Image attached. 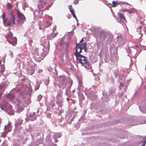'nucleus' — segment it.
Listing matches in <instances>:
<instances>
[{
	"instance_id": "obj_35",
	"label": "nucleus",
	"mask_w": 146,
	"mask_h": 146,
	"mask_svg": "<svg viewBox=\"0 0 146 146\" xmlns=\"http://www.w3.org/2000/svg\"><path fill=\"white\" fill-rule=\"evenodd\" d=\"M8 14L10 15V17H12V15H14L13 14L12 11H10L8 12Z\"/></svg>"
},
{
	"instance_id": "obj_27",
	"label": "nucleus",
	"mask_w": 146,
	"mask_h": 146,
	"mask_svg": "<svg viewBox=\"0 0 146 146\" xmlns=\"http://www.w3.org/2000/svg\"><path fill=\"white\" fill-rule=\"evenodd\" d=\"M0 67L1 69V70L0 71V72H3L5 70L4 65H1Z\"/></svg>"
},
{
	"instance_id": "obj_46",
	"label": "nucleus",
	"mask_w": 146,
	"mask_h": 146,
	"mask_svg": "<svg viewBox=\"0 0 146 146\" xmlns=\"http://www.w3.org/2000/svg\"><path fill=\"white\" fill-rule=\"evenodd\" d=\"M70 12H71V13H72V14H73V13H74V11L73 10V9H71V10H70Z\"/></svg>"
},
{
	"instance_id": "obj_14",
	"label": "nucleus",
	"mask_w": 146,
	"mask_h": 146,
	"mask_svg": "<svg viewBox=\"0 0 146 146\" xmlns=\"http://www.w3.org/2000/svg\"><path fill=\"white\" fill-rule=\"evenodd\" d=\"M59 80L60 82L62 85L66 84L65 77L63 76H60L59 78Z\"/></svg>"
},
{
	"instance_id": "obj_36",
	"label": "nucleus",
	"mask_w": 146,
	"mask_h": 146,
	"mask_svg": "<svg viewBox=\"0 0 146 146\" xmlns=\"http://www.w3.org/2000/svg\"><path fill=\"white\" fill-rule=\"evenodd\" d=\"M79 0H74V4L76 5L78 3Z\"/></svg>"
},
{
	"instance_id": "obj_3",
	"label": "nucleus",
	"mask_w": 146,
	"mask_h": 146,
	"mask_svg": "<svg viewBox=\"0 0 146 146\" xmlns=\"http://www.w3.org/2000/svg\"><path fill=\"white\" fill-rule=\"evenodd\" d=\"M49 43L48 42H47V48L44 47L42 48V50L40 51V50H38L37 48H36L35 50V58H38L39 56V53H40L41 57L44 58L45 57L47 54L48 53L49 51Z\"/></svg>"
},
{
	"instance_id": "obj_20",
	"label": "nucleus",
	"mask_w": 146,
	"mask_h": 146,
	"mask_svg": "<svg viewBox=\"0 0 146 146\" xmlns=\"http://www.w3.org/2000/svg\"><path fill=\"white\" fill-rule=\"evenodd\" d=\"M45 3V1L44 0H39L38 5V8L39 9L40 7H42L43 5H44Z\"/></svg>"
},
{
	"instance_id": "obj_54",
	"label": "nucleus",
	"mask_w": 146,
	"mask_h": 146,
	"mask_svg": "<svg viewBox=\"0 0 146 146\" xmlns=\"http://www.w3.org/2000/svg\"><path fill=\"white\" fill-rule=\"evenodd\" d=\"M99 80V78L98 77H97V78H95V80Z\"/></svg>"
},
{
	"instance_id": "obj_2",
	"label": "nucleus",
	"mask_w": 146,
	"mask_h": 146,
	"mask_svg": "<svg viewBox=\"0 0 146 146\" xmlns=\"http://www.w3.org/2000/svg\"><path fill=\"white\" fill-rule=\"evenodd\" d=\"M0 108L5 111L10 115H14L15 111L12 109V106L5 100H3V106L0 105Z\"/></svg>"
},
{
	"instance_id": "obj_38",
	"label": "nucleus",
	"mask_w": 146,
	"mask_h": 146,
	"mask_svg": "<svg viewBox=\"0 0 146 146\" xmlns=\"http://www.w3.org/2000/svg\"><path fill=\"white\" fill-rule=\"evenodd\" d=\"M56 25H55L54 26V27L52 29V31L53 32H54L56 30Z\"/></svg>"
},
{
	"instance_id": "obj_21",
	"label": "nucleus",
	"mask_w": 146,
	"mask_h": 146,
	"mask_svg": "<svg viewBox=\"0 0 146 146\" xmlns=\"http://www.w3.org/2000/svg\"><path fill=\"white\" fill-rule=\"evenodd\" d=\"M58 34V33H56L54 34L52 33L51 34L50 37L47 36V38L48 39H51L54 38Z\"/></svg>"
},
{
	"instance_id": "obj_37",
	"label": "nucleus",
	"mask_w": 146,
	"mask_h": 146,
	"mask_svg": "<svg viewBox=\"0 0 146 146\" xmlns=\"http://www.w3.org/2000/svg\"><path fill=\"white\" fill-rule=\"evenodd\" d=\"M126 51L128 53H130L131 52V50L129 48H127L126 49Z\"/></svg>"
},
{
	"instance_id": "obj_57",
	"label": "nucleus",
	"mask_w": 146,
	"mask_h": 146,
	"mask_svg": "<svg viewBox=\"0 0 146 146\" xmlns=\"http://www.w3.org/2000/svg\"><path fill=\"white\" fill-rule=\"evenodd\" d=\"M93 88L94 89H95V88H97V86H93Z\"/></svg>"
},
{
	"instance_id": "obj_30",
	"label": "nucleus",
	"mask_w": 146,
	"mask_h": 146,
	"mask_svg": "<svg viewBox=\"0 0 146 146\" xmlns=\"http://www.w3.org/2000/svg\"><path fill=\"white\" fill-rule=\"evenodd\" d=\"M140 94V93L139 91H137L134 94V96L135 97H136L139 96Z\"/></svg>"
},
{
	"instance_id": "obj_63",
	"label": "nucleus",
	"mask_w": 146,
	"mask_h": 146,
	"mask_svg": "<svg viewBox=\"0 0 146 146\" xmlns=\"http://www.w3.org/2000/svg\"><path fill=\"white\" fill-rule=\"evenodd\" d=\"M75 19H76V20L78 22V20L77 17L76 18H75Z\"/></svg>"
},
{
	"instance_id": "obj_55",
	"label": "nucleus",
	"mask_w": 146,
	"mask_h": 146,
	"mask_svg": "<svg viewBox=\"0 0 146 146\" xmlns=\"http://www.w3.org/2000/svg\"><path fill=\"white\" fill-rule=\"evenodd\" d=\"M13 146H19V145L17 144H14L13 145Z\"/></svg>"
},
{
	"instance_id": "obj_19",
	"label": "nucleus",
	"mask_w": 146,
	"mask_h": 146,
	"mask_svg": "<svg viewBox=\"0 0 146 146\" xmlns=\"http://www.w3.org/2000/svg\"><path fill=\"white\" fill-rule=\"evenodd\" d=\"M35 71V69L33 67H30L27 70V72L28 74L31 75L33 74Z\"/></svg>"
},
{
	"instance_id": "obj_18",
	"label": "nucleus",
	"mask_w": 146,
	"mask_h": 146,
	"mask_svg": "<svg viewBox=\"0 0 146 146\" xmlns=\"http://www.w3.org/2000/svg\"><path fill=\"white\" fill-rule=\"evenodd\" d=\"M22 104L21 103H19L17 104V106H18V108L17 110V112H20L22 111L23 110L24 106H23L21 107H20Z\"/></svg>"
},
{
	"instance_id": "obj_64",
	"label": "nucleus",
	"mask_w": 146,
	"mask_h": 146,
	"mask_svg": "<svg viewBox=\"0 0 146 146\" xmlns=\"http://www.w3.org/2000/svg\"><path fill=\"white\" fill-rule=\"evenodd\" d=\"M54 146H57V145L56 144H54Z\"/></svg>"
},
{
	"instance_id": "obj_26",
	"label": "nucleus",
	"mask_w": 146,
	"mask_h": 146,
	"mask_svg": "<svg viewBox=\"0 0 146 146\" xmlns=\"http://www.w3.org/2000/svg\"><path fill=\"white\" fill-rule=\"evenodd\" d=\"M141 27H140L139 28H138L137 30V31L139 32V34L141 35L139 37V38L141 37L143 35V34L141 33Z\"/></svg>"
},
{
	"instance_id": "obj_43",
	"label": "nucleus",
	"mask_w": 146,
	"mask_h": 146,
	"mask_svg": "<svg viewBox=\"0 0 146 146\" xmlns=\"http://www.w3.org/2000/svg\"><path fill=\"white\" fill-rule=\"evenodd\" d=\"M63 112V110H60L59 112L58 115H60Z\"/></svg>"
},
{
	"instance_id": "obj_49",
	"label": "nucleus",
	"mask_w": 146,
	"mask_h": 146,
	"mask_svg": "<svg viewBox=\"0 0 146 146\" xmlns=\"http://www.w3.org/2000/svg\"><path fill=\"white\" fill-rule=\"evenodd\" d=\"M146 143V142H145V141H143V143L142 145L141 146H145V144Z\"/></svg>"
},
{
	"instance_id": "obj_17",
	"label": "nucleus",
	"mask_w": 146,
	"mask_h": 146,
	"mask_svg": "<svg viewBox=\"0 0 146 146\" xmlns=\"http://www.w3.org/2000/svg\"><path fill=\"white\" fill-rule=\"evenodd\" d=\"M36 119V116L35 115V113L33 112L31 114L29 117V119L31 121H33Z\"/></svg>"
},
{
	"instance_id": "obj_48",
	"label": "nucleus",
	"mask_w": 146,
	"mask_h": 146,
	"mask_svg": "<svg viewBox=\"0 0 146 146\" xmlns=\"http://www.w3.org/2000/svg\"><path fill=\"white\" fill-rule=\"evenodd\" d=\"M51 115V114L50 113H48L47 114V117H49Z\"/></svg>"
},
{
	"instance_id": "obj_34",
	"label": "nucleus",
	"mask_w": 146,
	"mask_h": 146,
	"mask_svg": "<svg viewBox=\"0 0 146 146\" xmlns=\"http://www.w3.org/2000/svg\"><path fill=\"white\" fill-rule=\"evenodd\" d=\"M65 39V38L64 37H62L60 39L61 42L60 43V46H62V41H63Z\"/></svg>"
},
{
	"instance_id": "obj_51",
	"label": "nucleus",
	"mask_w": 146,
	"mask_h": 146,
	"mask_svg": "<svg viewBox=\"0 0 146 146\" xmlns=\"http://www.w3.org/2000/svg\"><path fill=\"white\" fill-rule=\"evenodd\" d=\"M73 16V17L74 18H76V17L75 15V14H74V13H73V14H72Z\"/></svg>"
},
{
	"instance_id": "obj_53",
	"label": "nucleus",
	"mask_w": 146,
	"mask_h": 146,
	"mask_svg": "<svg viewBox=\"0 0 146 146\" xmlns=\"http://www.w3.org/2000/svg\"><path fill=\"white\" fill-rule=\"evenodd\" d=\"M42 71V70L41 69H39L38 71V73H41Z\"/></svg>"
},
{
	"instance_id": "obj_15",
	"label": "nucleus",
	"mask_w": 146,
	"mask_h": 146,
	"mask_svg": "<svg viewBox=\"0 0 146 146\" xmlns=\"http://www.w3.org/2000/svg\"><path fill=\"white\" fill-rule=\"evenodd\" d=\"M11 122H9L8 123L7 125L5 126L4 130L7 131L8 132L10 131L11 129Z\"/></svg>"
},
{
	"instance_id": "obj_8",
	"label": "nucleus",
	"mask_w": 146,
	"mask_h": 146,
	"mask_svg": "<svg viewBox=\"0 0 146 146\" xmlns=\"http://www.w3.org/2000/svg\"><path fill=\"white\" fill-rule=\"evenodd\" d=\"M56 98L57 100L56 101L57 104L59 106L61 107L62 106V96L61 92L58 93L56 97Z\"/></svg>"
},
{
	"instance_id": "obj_52",
	"label": "nucleus",
	"mask_w": 146,
	"mask_h": 146,
	"mask_svg": "<svg viewBox=\"0 0 146 146\" xmlns=\"http://www.w3.org/2000/svg\"><path fill=\"white\" fill-rule=\"evenodd\" d=\"M42 23V22L41 21H39L38 23V25L39 26H40V25Z\"/></svg>"
},
{
	"instance_id": "obj_60",
	"label": "nucleus",
	"mask_w": 146,
	"mask_h": 146,
	"mask_svg": "<svg viewBox=\"0 0 146 146\" xmlns=\"http://www.w3.org/2000/svg\"><path fill=\"white\" fill-rule=\"evenodd\" d=\"M39 29H40V30H41L42 29V28H41V26H39Z\"/></svg>"
},
{
	"instance_id": "obj_44",
	"label": "nucleus",
	"mask_w": 146,
	"mask_h": 146,
	"mask_svg": "<svg viewBox=\"0 0 146 146\" xmlns=\"http://www.w3.org/2000/svg\"><path fill=\"white\" fill-rule=\"evenodd\" d=\"M42 14V11H39L38 13L39 16H40V15L41 16Z\"/></svg>"
},
{
	"instance_id": "obj_7",
	"label": "nucleus",
	"mask_w": 146,
	"mask_h": 146,
	"mask_svg": "<svg viewBox=\"0 0 146 146\" xmlns=\"http://www.w3.org/2000/svg\"><path fill=\"white\" fill-rule=\"evenodd\" d=\"M117 38V41L120 45H123L126 42L127 39L125 37H123L121 36H118Z\"/></svg>"
},
{
	"instance_id": "obj_40",
	"label": "nucleus",
	"mask_w": 146,
	"mask_h": 146,
	"mask_svg": "<svg viewBox=\"0 0 146 146\" xmlns=\"http://www.w3.org/2000/svg\"><path fill=\"white\" fill-rule=\"evenodd\" d=\"M39 87V85L38 84H37L35 87V90H37Z\"/></svg>"
},
{
	"instance_id": "obj_11",
	"label": "nucleus",
	"mask_w": 146,
	"mask_h": 146,
	"mask_svg": "<svg viewBox=\"0 0 146 146\" xmlns=\"http://www.w3.org/2000/svg\"><path fill=\"white\" fill-rule=\"evenodd\" d=\"M107 33L104 30H102L100 34V39L101 40H104L106 39Z\"/></svg>"
},
{
	"instance_id": "obj_12",
	"label": "nucleus",
	"mask_w": 146,
	"mask_h": 146,
	"mask_svg": "<svg viewBox=\"0 0 146 146\" xmlns=\"http://www.w3.org/2000/svg\"><path fill=\"white\" fill-rule=\"evenodd\" d=\"M7 98L13 102H14L15 99V95L13 94H8L7 96Z\"/></svg>"
},
{
	"instance_id": "obj_1",
	"label": "nucleus",
	"mask_w": 146,
	"mask_h": 146,
	"mask_svg": "<svg viewBox=\"0 0 146 146\" xmlns=\"http://www.w3.org/2000/svg\"><path fill=\"white\" fill-rule=\"evenodd\" d=\"M82 49L76 47L74 54L77 60L82 66H84L86 69H90L92 68L91 66L86 57L80 54Z\"/></svg>"
},
{
	"instance_id": "obj_33",
	"label": "nucleus",
	"mask_w": 146,
	"mask_h": 146,
	"mask_svg": "<svg viewBox=\"0 0 146 146\" xmlns=\"http://www.w3.org/2000/svg\"><path fill=\"white\" fill-rule=\"evenodd\" d=\"M42 98V96L41 95H39L37 97V100L38 101H40Z\"/></svg>"
},
{
	"instance_id": "obj_58",
	"label": "nucleus",
	"mask_w": 146,
	"mask_h": 146,
	"mask_svg": "<svg viewBox=\"0 0 146 146\" xmlns=\"http://www.w3.org/2000/svg\"><path fill=\"white\" fill-rule=\"evenodd\" d=\"M54 139V141L55 142H57L58 140V139Z\"/></svg>"
},
{
	"instance_id": "obj_22",
	"label": "nucleus",
	"mask_w": 146,
	"mask_h": 146,
	"mask_svg": "<svg viewBox=\"0 0 146 146\" xmlns=\"http://www.w3.org/2000/svg\"><path fill=\"white\" fill-rule=\"evenodd\" d=\"M8 132L7 131H5L4 130V132L2 133L1 135V137H2L4 138H5L7 135V134L8 133Z\"/></svg>"
},
{
	"instance_id": "obj_41",
	"label": "nucleus",
	"mask_w": 146,
	"mask_h": 146,
	"mask_svg": "<svg viewBox=\"0 0 146 146\" xmlns=\"http://www.w3.org/2000/svg\"><path fill=\"white\" fill-rule=\"evenodd\" d=\"M46 83L45 84L47 86L49 83V80L48 79H47L46 80Z\"/></svg>"
},
{
	"instance_id": "obj_61",
	"label": "nucleus",
	"mask_w": 146,
	"mask_h": 146,
	"mask_svg": "<svg viewBox=\"0 0 146 146\" xmlns=\"http://www.w3.org/2000/svg\"><path fill=\"white\" fill-rule=\"evenodd\" d=\"M143 88L144 89H146V86H144L143 87Z\"/></svg>"
},
{
	"instance_id": "obj_47",
	"label": "nucleus",
	"mask_w": 146,
	"mask_h": 146,
	"mask_svg": "<svg viewBox=\"0 0 146 146\" xmlns=\"http://www.w3.org/2000/svg\"><path fill=\"white\" fill-rule=\"evenodd\" d=\"M68 7H69V9H70V10L73 9L71 5L69 6Z\"/></svg>"
},
{
	"instance_id": "obj_59",
	"label": "nucleus",
	"mask_w": 146,
	"mask_h": 146,
	"mask_svg": "<svg viewBox=\"0 0 146 146\" xmlns=\"http://www.w3.org/2000/svg\"><path fill=\"white\" fill-rule=\"evenodd\" d=\"M114 73V74H115V77H117V75L116 74H115V73Z\"/></svg>"
},
{
	"instance_id": "obj_16",
	"label": "nucleus",
	"mask_w": 146,
	"mask_h": 146,
	"mask_svg": "<svg viewBox=\"0 0 146 146\" xmlns=\"http://www.w3.org/2000/svg\"><path fill=\"white\" fill-rule=\"evenodd\" d=\"M78 89L79 92H80V90L82 89L83 87L82 86V83L81 79L80 78H78Z\"/></svg>"
},
{
	"instance_id": "obj_62",
	"label": "nucleus",
	"mask_w": 146,
	"mask_h": 146,
	"mask_svg": "<svg viewBox=\"0 0 146 146\" xmlns=\"http://www.w3.org/2000/svg\"><path fill=\"white\" fill-rule=\"evenodd\" d=\"M36 12H37L36 11V12H35L33 14H34V15H35V14H36Z\"/></svg>"
},
{
	"instance_id": "obj_10",
	"label": "nucleus",
	"mask_w": 146,
	"mask_h": 146,
	"mask_svg": "<svg viewBox=\"0 0 146 146\" xmlns=\"http://www.w3.org/2000/svg\"><path fill=\"white\" fill-rule=\"evenodd\" d=\"M6 83V82L5 83L0 84V98L1 97L2 92L4 91L5 88L7 86Z\"/></svg>"
},
{
	"instance_id": "obj_50",
	"label": "nucleus",
	"mask_w": 146,
	"mask_h": 146,
	"mask_svg": "<svg viewBox=\"0 0 146 146\" xmlns=\"http://www.w3.org/2000/svg\"><path fill=\"white\" fill-rule=\"evenodd\" d=\"M84 41L83 38H82L80 41L79 43H81Z\"/></svg>"
},
{
	"instance_id": "obj_6",
	"label": "nucleus",
	"mask_w": 146,
	"mask_h": 146,
	"mask_svg": "<svg viewBox=\"0 0 146 146\" xmlns=\"http://www.w3.org/2000/svg\"><path fill=\"white\" fill-rule=\"evenodd\" d=\"M17 14L18 17V22L20 24L22 25L25 21V17L24 15L21 13L19 10L17 11Z\"/></svg>"
},
{
	"instance_id": "obj_29",
	"label": "nucleus",
	"mask_w": 146,
	"mask_h": 146,
	"mask_svg": "<svg viewBox=\"0 0 146 146\" xmlns=\"http://www.w3.org/2000/svg\"><path fill=\"white\" fill-rule=\"evenodd\" d=\"M8 144L7 143V141L5 140L1 145V146H8Z\"/></svg>"
},
{
	"instance_id": "obj_31",
	"label": "nucleus",
	"mask_w": 146,
	"mask_h": 146,
	"mask_svg": "<svg viewBox=\"0 0 146 146\" xmlns=\"http://www.w3.org/2000/svg\"><path fill=\"white\" fill-rule=\"evenodd\" d=\"M78 96L80 98V99L81 100H82L84 99V97L83 96V95L79 94H78Z\"/></svg>"
},
{
	"instance_id": "obj_56",
	"label": "nucleus",
	"mask_w": 146,
	"mask_h": 146,
	"mask_svg": "<svg viewBox=\"0 0 146 146\" xmlns=\"http://www.w3.org/2000/svg\"><path fill=\"white\" fill-rule=\"evenodd\" d=\"M140 110L142 111V112H143L144 113H145L146 112V111H143L142 110H141V109L140 108Z\"/></svg>"
},
{
	"instance_id": "obj_25",
	"label": "nucleus",
	"mask_w": 146,
	"mask_h": 146,
	"mask_svg": "<svg viewBox=\"0 0 146 146\" xmlns=\"http://www.w3.org/2000/svg\"><path fill=\"white\" fill-rule=\"evenodd\" d=\"M7 8L8 9H11L12 7V5L9 3L7 2Z\"/></svg>"
},
{
	"instance_id": "obj_24",
	"label": "nucleus",
	"mask_w": 146,
	"mask_h": 146,
	"mask_svg": "<svg viewBox=\"0 0 146 146\" xmlns=\"http://www.w3.org/2000/svg\"><path fill=\"white\" fill-rule=\"evenodd\" d=\"M61 137V135L60 133H56L53 136L54 139H56L57 138H59Z\"/></svg>"
},
{
	"instance_id": "obj_23",
	"label": "nucleus",
	"mask_w": 146,
	"mask_h": 146,
	"mask_svg": "<svg viewBox=\"0 0 146 146\" xmlns=\"http://www.w3.org/2000/svg\"><path fill=\"white\" fill-rule=\"evenodd\" d=\"M120 84L119 86V89L121 90V89L123 87L124 90L125 91L126 90V88L127 87V86H125V87H123V84L121 82L120 83Z\"/></svg>"
},
{
	"instance_id": "obj_32",
	"label": "nucleus",
	"mask_w": 146,
	"mask_h": 146,
	"mask_svg": "<svg viewBox=\"0 0 146 146\" xmlns=\"http://www.w3.org/2000/svg\"><path fill=\"white\" fill-rule=\"evenodd\" d=\"M52 23L50 22H49L48 21H46V25L47 27L50 26L51 25Z\"/></svg>"
},
{
	"instance_id": "obj_45",
	"label": "nucleus",
	"mask_w": 146,
	"mask_h": 146,
	"mask_svg": "<svg viewBox=\"0 0 146 146\" xmlns=\"http://www.w3.org/2000/svg\"><path fill=\"white\" fill-rule=\"evenodd\" d=\"M122 4H124V5H130L128 3H127V2H122Z\"/></svg>"
},
{
	"instance_id": "obj_5",
	"label": "nucleus",
	"mask_w": 146,
	"mask_h": 146,
	"mask_svg": "<svg viewBox=\"0 0 146 146\" xmlns=\"http://www.w3.org/2000/svg\"><path fill=\"white\" fill-rule=\"evenodd\" d=\"M10 19L9 20L7 21V19H3V23L4 25L5 26H9L12 24L13 25L15 24V16L14 15H12V17H10Z\"/></svg>"
},
{
	"instance_id": "obj_9",
	"label": "nucleus",
	"mask_w": 146,
	"mask_h": 146,
	"mask_svg": "<svg viewBox=\"0 0 146 146\" xmlns=\"http://www.w3.org/2000/svg\"><path fill=\"white\" fill-rule=\"evenodd\" d=\"M76 47H77V48L84 49L85 51L87 49L86 43V42L82 44V43H78L76 42Z\"/></svg>"
},
{
	"instance_id": "obj_4",
	"label": "nucleus",
	"mask_w": 146,
	"mask_h": 146,
	"mask_svg": "<svg viewBox=\"0 0 146 146\" xmlns=\"http://www.w3.org/2000/svg\"><path fill=\"white\" fill-rule=\"evenodd\" d=\"M13 35L10 32H9L8 34L5 36V38L8 39L9 38L11 40L9 41V39H8L7 40L13 46H15L17 42V39L15 37H12Z\"/></svg>"
},
{
	"instance_id": "obj_39",
	"label": "nucleus",
	"mask_w": 146,
	"mask_h": 146,
	"mask_svg": "<svg viewBox=\"0 0 146 146\" xmlns=\"http://www.w3.org/2000/svg\"><path fill=\"white\" fill-rule=\"evenodd\" d=\"M69 83L71 86L72 84V81L71 79H69Z\"/></svg>"
},
{
	"instance_id": "obj_28",
	"label": "nucleus",
	"mask_w": 146,
	"mask_h": 146,
	"mask_svg": "<svg viewBox=\"0 0 146 146\" xmlns=\"http://www.w3.org/2000/svg\"><path fill=\"white\" fill-rule=\"evenodd\" d=\"M112 5H111V7H115L117 5H118L117 3L114 1H112Z\"/></svg>"
},
{
	"instance_id": "obj_13",
	"label": "nucleus",
	"mask_w": 146,
	"mask_h": 146,
	"mask_svg": "<svg viewBox=\"0 0 146 146\" xmlns=\"http://www.w3.org/2000/svg\"><path fill=\"white\" fill-rule=\"evenodd\" d=\"M118 15L119 18L120 19V21L123 23L126 22V20L125 19L124 17L122 14L121 13H118Z\"/></svg>"
},
{
	"instance_id": "obj_42",
	"label": "nucleus",
	"mask_w": 146,
	"mask_h": 146,
	"mask_svg": "<svg viewBox=\"0 0 146 146\" xmlns=\"http://www.w3.org/2000/svg\"><path fill=\"white\" fill-rule=\"evenodd\" d=\"M5 17V15H4V14H3L1 16V18H2L3 19H4V18Z\"/></svg>"
}]
</instances>
